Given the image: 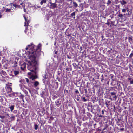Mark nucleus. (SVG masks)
I'll return each mask as SVG.
<instances>
[{"label":"nucleus","mask_w":133,"mask_h":133,"mask_svg":"<svg viewBox=\"0 0 133 133\" xmlns=\"http://www.w3.org/2000/svg\"><path fill=\"white\" fill-rule=\"evenodd\" d=\"M110 94L114 96L115 95V93L114 92H111L110 93Z\"/></svg>","instance_id":"obj_25"},{"label":"nucleus","mask_w":133,"mask_h":133,"mask_svg":"<svg viewBox=\"0 0 133 133\" xmlns=\"http://www.w3.org/2000/svg\"><path fill=\"white\" fill-rule=\"evenodd\" d=\"M41 45L39 44L37 47L34 46L32 43L29 45L25 48L26 50H28L26 54L28 55L30 60L27 64V68L32 72L28 73L29 75H31L30 78L32 80L36 79V77L34 75L36 74L35 70L37 68V62L36 60L37 57L41 55V51L40 48Z\"/></svg>","instance_id":"obj_1"},{"label":"nucleus","mask_w":133,"mask_h":133,"mask_svg":"<svg viewBox=\"0 0 133 133\" xmlns=\"http://www.w3.org/2000/svg\"><path fill=\"white\" fill-rule=\"evenodd\" d=\"M39 84V83L37 81H35L34 82V85L35 87L37 86Z\"/></svg>","instance_id":"obj_6"},{"label":"nucleus","mask_w":133,"mask_h":133,"mask_svg":"<svg viewBox=\"0 0 133 133\" xmlns=\"http://www.w3.org/2000/svg\"><path fill=\"white\" fill-rule=\"evenodd\" d=\"M2 17V15H0V18H1Z\"/></svg>","instance_id":"obj_45"},{"label":"nucleus","mask_w":133,"mask_h":133,"mask_svg":"<svg viewBox=\"0 0 133 133\" xmlns=\"http://www.w3.org/2000/svg\"><path fill=\"white\" fill-rule=\"evenodd\" d=\"M20 5H22V6H23L24 5V4L23 3H20Z\"/></svg>","instance_id":"obj_34"},{"label":"nucleus","mask_w":133,"mask_h":133,"mask_svg":"<svg viewBox=\"0 0 133 133\" xmlns=\"http://www.w3.org/2000/svg\"><path fill=\"white\" fill-rule=\"evenodd\" d=\"M57 102L59 104H61V103H59V101Z\"/></svg>","instance_id":"obj_38"},{"label":"nucleus","mask_w":133,"mask_h":133,"mask_svg":"<svg viewBox=\"0 0 133 133\" xmlns=\"http://www.w3.org/2000/svg\"><path fill=\"white\" fill-rule=\"evenodd\" d=\"M124 130V129L123 128H121V129H120V130H121V131H122V130Z\"/></svg>","instance_id":"obj_37"},{"label":"nucleus","mask_w":133,"mask_h":133,"mask_svg":"<svg viewBox=\"0 0 133 133\" xmlns=\"http://www.w3.org/2000/svg\"><path fill=\"white\" fill-rule=\"evenodd\" d=\"M44 94L45 92L44 91H42L40 94L41 96L42 97H44Z\"/></svg>","instance_id":"obj_12"},{"label":"nucleus","mask_w":133,"mask_h":133,"mask_svg":"<svg viewBox=\"0 0 133 133\" xmlns=\"http://www.w3.org/2000/svg\"><path fill=\"white\" fill-rule=\"evenodd\" d=\"M50 4H51L50 6L52 7L53 8H55L56 6V5L55 3H50Z\"/></svg>","instance_id":"obj_7"},{"label":"nucleus","mask_w":133,"mask_h":133,"mask_svg":"<svg viewBox=\"0 0 133 133\" xmlns=\"http://www.w3.org/2000/svg\"><path fill=\"white\" fill-rule=\"evenodd\" d=\"M102 114H103V113H104V111H103V110H102Z\"/></svg>","instance_id":"obj_44"},{"label":"nucleus","mask_w":133,"mask_h":133,"mask_svg":"<svg viewBox=\"0 0 133 133\" xmlns=\"http://www.w3.org/2000/svg\"><path fill=\"white\" fill-rule=\"evenodd\" d=\"M1 66V63H0V66Z\"/></svg>","instance_id":"obj_48"},{"label":"nucleus","mask_w":133,"mask_h":133,"mask_svg":"<svg viewBox=\"0 0 133 133\" xmlns=\"http://www.w3.org/2000/svg\"><path fill=\"white\" fill-rule=\"evenodd\" d=\"M54 52H55V54H57V52L56 51H54Z\"/></svg>","instance_id":"obj_36"},{"label":"nucleus","mask_w":133,"mask_h":133,"mask_svg":"<svg viewBox=\"0 0 133 133\" xmlns=\"http://www.w3.org/2000/svg\"><path fill=\"white\" fill-rule=\"evenodd\" d=\"M75 12H74L73 13H72L71 14V15L72 16H75Z\"/></svg>","instance_id":"obj_23"},{"label":"nucleus","mask_w":133,"mask_h":133,"mask_svg":"<svg viewBox=\"0 0 133 133\" xmlns=\"http://www.w3.org/2000/svg\"><path fill=\"white\" fill-rule=\"evenodd\" d=\"M128 39L130 41H132V38L131 37H129Z\"/></svg>","instance_id":"obj_21"},{"label":"nucleus","mask_w":133,"mask_h":133,"mask_svg":"<svg viewBox=\"0 0 133 133\" xmlns=\"http://www.w3.org/2000/svg\"><path fill=\"white\" fill-rule=\"evenodd\" d=\"M24 19L25 20V24L24 25V26H28V22H27V19L26 17L24 16Z\"/></svg>","instance_id":"obj_4"},{"label":"nucleus","mask_w":133,"mask_h":133,"mask_svg":"<svg viewBox=\"0 0 133 133\" xmlns=\"http://www.w3.org/2000/svg\"><path fill=\"white\" fill-rule=\"evenodd\" d=\"M7 116H9V114H7Z\"/></svg>","instance_id":"obj_46"},{"label":"nucleus","mask_w":133,"mask_h":133,"mask_svg":"<svg viewBox=\"0 0 133 133\" xmlns=\"http://www.w3.org/2000/svg\"><path fill=\"white\" fill-rule=\"evenodd\" d=\"M46 2V0H42L40 2V4L41 5H42L43 3H45Z\"/></svg>","instance_id":"obj_9"},{"label":"nucleus","mask_w":133,"mask_h":133,"mask_svg":"<svg viewBox=\"0 0 133 133\" xmlns=\"http://www.w3.org/2000/svg\"><path fill=\"white\" fill-rule=\"evenodd\" d=\"M75 92L76 93H79L78 91V90H76L75 91Z\"/></svg>","instance_id":"obj_33"},{"label":"nucleus","mask_w":133,"mask_h":133,"mask_svg":"<svg viewBox=\"0 0 133 133\" xmlns=\"http://www.w3.org/2000/svg\"><path fill=\"white\" fill-rule=\"evenodd\" d=\"M27 28H26L25 29V30L24 31V32L25 33H26L27 32Z\"/></svg>","instance_id":"obj_32"},{"label":"nucleus","mask_w":133,"mask_h":133,"mask_svg":"<svg viewBox=\"0 0 133 133\" xmlns=\"http://www.w3.org/2000/svg\"><path fill=\"white\" fill-rule=\"evenodd\" d=\"M24 11L25 12H26V10L25 9H24Z\"/></svg>","instance_id":"obj_39"},{"label":"nucleus","mask_w":133,"mask_h":133,"mask_svg":"<svg viewBox=\"0 0 133 133\" xmlns=\"http://www.w3.org/2000/svg\"><path fill=\"white\" fill-rule=\"evenodd\" d=\"M122 12H125L126 11V10L125 9H123L122 10Z\"/></svg>","instance_id":"obj_24"},{"label":"nucleus","mask_w":133,"mask_h":133,"mask_svg":"<svg viewBox=\"0 0 133 133\" xmlns=\"http://www.w3.org/2000/svg\"><path fill=\"white\" fill-rule=\"evenodd\" d=\"M37 6V7L38 8H39L41 7V6Z\"/></svg>","instance_id":"obj_41"},{"label":"nucleus","mask_w":133,"mask_h":133,"mask_svg":"<svg viewBox=\"0 0 133 133\" xmlns=\"http://www.w3.org/2000/svg\"><path fill=\"white\" fill-rule=\"evenodd\" d=\"M13 6L15 8H13V9H15V8H17V5L15 4H13Z\"/></svg>","instance_id":"obj_13"},{"label":"nucleus","mask_w":133,"mask_h":133,"mask_svg":"<svg viewBox=\"0 0 133 133\" xmlns=\"http://www.w3.org/2000/svg\"><path fill=\"white\" fill-rule=\"evenodd\" d=\"M128 10H127V11H128Z\"/></svg>","instance_id":"obj_49"},{"label":"nucleus","mask_w":133,"mask_h":133,"mask_svg":"<svg viewBox=\"0 0 133 133\" xmlns=\"http://www.w3.org/2000/svg\"><path fill=\"white\" fill-rule=\"evenodd\" d=\"M14 105L9 107V108L10 109L11 111L12 112L14 109Z\"/></svg>","instance_id":"obj_8"},{"label":"nucleus","mask_w":133,"mask_h":133,"mask_svg":"<svg viewBox=\"0 0 133 133\" xmlns=\"http://www.w3.org/2000/svg\"><path fill=\"white\" fill-rule=\"evenodd\" d=\"M4 71L3 70H2L1 69H0V72H2V73H3L4 72Z\"/></svg>","instance_id":"obj_31"},{"label":"nucleus","mask_w":133,"mask_h":133,"mask_svg":"<svg viewBox=\"0 0 133 133\" xmlns=\"http://www.w3.org/2000/svg\"><path fill=\"white\" fill-rule=\"evenodd\" d=\"M15 93L14 92L12 94H9V95L10 97L14 96H15Z\"/></svg>","instance_id":"obj_14"},{"label":"nucleus","mask_w":133,"mask_h":133,"mask_svg":"<svg viewBox=\"0 0 133 133\" xmlns=\"http://www.w3.org/2000/svg\"><path fill=\"white\" fill-rule=\"evenodd\" d=\"M111 3V2L110 0H108L107 3L108 5H109Z\"/></svg>","instance_id":"obj_17"},{"label":"nucleus","mask_w":133,"mask_h":133,"mask_svg":"<svg viewBox=\"0 0 133 133\" xmlns=\"http://www.w3.org/2000/svg\"><path fill=\"white\" fill-rule=\"evenodd\" d=\"M5 117L4 116L0 115V118L2 119H3Z\"/></svg>","instance_id":"obj_28"},{"label":"nucleus","mask_w":133,"mask_h":133,"mask_svg":"<svg viewBox=\"0 0 133 133\" xmlns=\"http://www.w3.org/2000/svg\"><path fill=\"white\" fill-rule=\"evenodd\" d=\"M14 74L15 75H18L19 73V72L18 71H14Z\"/></svg>","instance_id":"obj_11"},{"label":"nucleus","mask_w":133,"mask_h":133,"mask_svg":"<svg viewBox=\"0 0 133 133\" xmlns=\"http://www.w3.org/2000/svg\"><path fill=\"white\" fill-rule=\"evenodd\" d=\"M11 11V9H6V12H9Z\"/></svg>","instance_id":"obj_19"},{"label":"nucleus","mask_w":133,"mask_h":133,"mask_svg":"<svg viewBox=\"0 0 133 133\" xmlns=\"http://www.w3.org/2000/svg\"><path fill=\"white\" fill-rule=\"evenodd\" d=\"M6 88V90L8 93L12 91V88L8 86H7Z\"/></svg>","instance_id":"obj_3"},{"label":"nucleus","mask_w":133,"mask_h":133,"mask_svg":"<svg viewBox=\"0 0 133 133\" xmlns=\"http://www.w3.org/2000/svg\"><path fill=\"white\" fill-rule=\"evenodd\" d=\"M133 54L132 53H131L130 55H129V57H130V58H131L132 56H133Z\"/></svg>","instance_id":"obj_27"},{"label":"nucleus","mask_w":133,"mask_h":133,"mask_svg":"<svg viewBox=\"0 0 133 133\" xmlns=\"http://www.w3.org/2000/svg\"><path fill=\"white\" fill-rule=\"evenodd\" d=\"M129 79L130 81H131V80H132L131 78H129Z\"/></svg>","instance_id":"obj_42"},{"label":"nucleus","mask_w":133,"mask_h":133,"mask_svg":"<svg viewBox=\"0 0 133 133\" xmlns=\"http://www.w3.org/2000/svg\"><path fill=\"white\" fill-rule=\"evenodd\" d=\"M24 80L25 81H26L27 83H29V80L28 79L26 78L25 79H24Z\"/></svg>","instance_id":"obj_18"},{"label":"nucleus","mask_w":133,"mask_h":133,"mask_svg":"<svg viewBox=\"0 0 133 133\" xmlns=\"http://www.w3.org/2000/svg\"><path fill=\"white\" fill-rule=\"evenodd\" d=\"M109 99L111 100H112V99L110 97V98Z\"/></svg>","instance_id":"obj_43"},{"label":"nucleus","mask_w":133,"mask_h":133,"mask_svg":"<svg viewBox=\"0 0 133 133\" xmlns=\"http://www.w3.org/2000/svg\"><path fill=\"white\" fill-rule=\"evenodd\" d=\"M73 4L75 8H76L78 6V5L75 2H73Z\"/></svg>","instance_id":"obj_10"},{"label":"nucleus","mask_w":133,"mask_h":133,"mask_svg":"<svg viewBox=\"0 0 133 133\" xmlns=\"http://www.w3.org/2000/svg\"><path fill=\"white\" fill-rule=\"evenodd\" d=\"M107 24L108 25H109V23H107Z\"/></svg>","instance_id":"obj_40"},{"label":"nucleus","mask_w":133,"mask_h":133,"mask_svg":"<svg viewBox=\"0 0 133 133\" xmlns=\"http://www.w3.org/2000/svg\"><path fill=\"white\" fill-rule=\"evenodd\" d=\"M38 125L37 124H36L34 125V129L35 130H37L38 129Z\"/></svg>","instance_id":"obj_16"},{"label":"nucleus","mask_w":133,"mask_h":133,"mask_svg":"<svg viewBox=\"0 0 133 133\" xmlns=\"http://www.w3.org/2000/svg\"><path fill=\"white\" fill-rule=\"evenodd\" d=\"M17 63L16 62H15L14 63V67L16 66H17Z\"/></svg>","instance_id":"obj_22"},{"label":"nucleus","mask_w":133,"mask_h":133,"mask_svg":"<svg viewBox=\"0 0 133 133\" xmlns=\"http://www.w3.org/2000/svg\"><path fill=\"white\" fill-rule=\"evenodd\" d=\"M123 16V15L122 14H119V15H118V17H122Z\"/></svg>","instance_id":"obj_26"},{"label":"nucleus","mask_w":133,"mask_h":133,"mask_svg":"<svg viewBox=\"0 0 133 133\" xmlns=\"http://www.w3.org/2000/svg\"><path fill=\"white\" fill-rule=\"evenodd\" d=\"M26 63H24L23 64L21 65V68L22 70H24L26 69Z\"/></svg>","instance_id":"obj_2"},{"label":"nucleus","mask_w":133,"mask_h":133,"mask_svg":"<svg viewBox=\"0 0 133 133\" xmlns=\"http://www.w3.org/2000/svg\"><path fill=\"white\" fill-rule=\"evenodd\" d=\"M11 116L10 117L11 120H14L15 119V116H13L12 115H11Z\"/></svg>","instance_id":"obj_15"},{"label":"nucleus","mask_w":133,"mask_h":133,"mask_svg":"<svg viewBox=\"0 0 133 133\" xmlns=\"http://www.w3.org/2000/svg\"><path fill=\"white\" fill-rule=\"evenodd\" d=\"M21 7V6L20 5H17V8H20Z\"/></svg>","instance_id":"obj_35"},{"label":"nucleus","mask_w":133,"mask_h":133,"mask_svg":"<svg viewBox=\"0 0 133 133\" xmlns=\"http://www.w3.org/2000/svg\"><path fill=\"white\" fill-rule=\"evenodd\" d=\"M130 83L131 84H133V80L132 79L131 80Z\"/></svg>","instance_id":"obj_30"},{"label":"nucleus","mask_w":133,"mask_h":133,"mask_svg":"<svg viewBox=\"0 0 133 133\" xmlns=\"http://www.w3.org/2000/svg\"><path fill=\"white\" fill-rule=\"evenodd\" d=\"M19 86L21 90H24V86L23 84H20L19 85Z\"/></svg>","instance_id":"obj_5"},{"label":"nucleus","mask_w":133,"mask_h":133,"mask_svg":"<svg viewBox=\"0 0 133 133\" xmlns=\"http://www.w3.org/2000/svg\"><path fill=\"white\" fill-rule=\"evenodd\" d=\"M112 97L113 98H115V99H116L117 98V97L116 96V95H114V96H112Z\"/></svg>","instance_id":"obj_29"},{"label":"nucleus","mask_w":133,"mask_h":133,"mask_svg":"<svg viewBox=\"0 0 133 133\" xmlns=\"http://www.w3.org/2000/svg\"><path fill=\"white\" fill-rule=\"evenodd\" d=\"M106 104L107 105H108L107 103H106Z\"/></svg>","instance_id":"obj_47"},{"label":"nucleus","mask_w":133,"mask_h":133,"mask_svg":"<svg viewBox=\"0 0 133 133\" xmlns=\"http://www.w3.org/2000/svg\"><path fill=\"white\" fill-rule=\"evenodd\" d=\"M82 100L84 102H86L87 101V100L86 99L85 97H83L82 98Z\"/></svg>","instance_id":"obj_20"}]
</instances>
